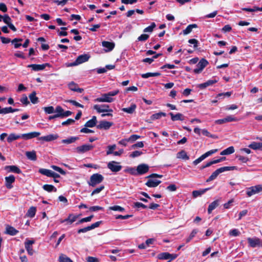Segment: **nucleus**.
<instances>
[{
	"instance_id": "obj_62",
	"label": "nucleus",
	"mask_w": 262,
	"mask_h": 262,
	"mask_svg": "<svg viewBox=\"0 0 262 262\" xmlns=\"http://www.w3.org/2000/svg\"><path fill=\"white\" fill-rule=\"evenodd\" d=\"M142 154V152L138 151V150H136V151H133L130 155V157L134 158L139 157L140 155H141Z\"/></svg>"
},
{
	"instance_id": "obj_36",
	"label": "nucleus",
	"mask_w": 262,
	"mask_h": 262,
	"mask_svg": "<svg viewBox=\"0 0 262 262\" xmlns=\"http://www.w3.org/2000/svg\"><path fill=\"white\" fill-rule=\"evenodd\" d=\"M21 138V135H16L15 134H11L7 138V141L9 143L12 142L13 141Z\"/></svg>"
},
{
	"instance_id": "obj_35",
	"label": "nucleus",
	"mask_w": 262,
	"mask_h": 262,
	"mask_svg": "<svg viewBox=\"0 0 262 262\" xmlns=\"http://www.w3.org/2000/svg\"><path fill=\"white\" fill-rule=\"evenodd\" d=\"M79 139V137H71L69 138L63 139L61 141V142L62 143L64 144H71L72 143L75 142L76 141L78 140Z\"/></svg>"
},
{
	"instance_id": "obj_16",
	"label": "nucleus",
	"mask_w": 262,
	"mask_h": 262,
	"mask_svg": "<svg viewBox=\"0 0 262 262\" xmlns=\"http://www.w3.org/2000/svg\"><path fill=\"white\" fill-rule=\"evenodd\" d=\"M35 243L33 240H29L26 239L25 243V248L27 250L28 254L30 255H32L34 253V250L33 249L32 245Z\"/></svg>"
},
{
	"instance_id": "obj_21",
	"label": "nucleus",
	"mask_w": 262,
	"mask_h": 262,
	"mask_svg": "<svg viewBox=\"0 0 262 262\" xmlns=\"http://www.w3.org/2000/svg\"><path fill=\"white\" fill-rule=\"evenodd\" d=\"M40 135L39 132H34L27 134H24L21 135V138L25 140L31 139L39 136Z\"/></svg>"
},
{
	"instance_id": "obj_32",
	"label": "nucleus",
	"mask_w": 262,
	"mask_h": 262,
	"mask_svg": "<svg viewBox=\"0 0 262 262\" xmlns=\"http://www.w3.org/2000/svg\"><path fill=\"white\" fill-rule=\"evenodd\" d=\"M136 108V105L133 103L129 107L122 108V111L128 114H133L134 113Z\"/></svg>"
},
{
	"instance_id": "obj_59",
	"label": "nucleus",
	"mask_w": 262,
	"mask_h": 262,
	"mask_svg": "<svg viewBox=\"0 0 262 262\" xmlns=\"http://www.w3.org/2000/svg\"><path fill=\"white\" fill-rule=\"evenodd\" d=\"M51 167L54 170L59 172L60 173H61L62 174H66V172L62 169L60 168L59 167H58V166H55V165H53V166H51Z\"/></svg>"
},
{
	"instance_id": "obj_6",
	"label": "nucleus",
	"mask_w": 262,
	"mask_h": 262,
	"mask_svg": "<svg viewBox=\"0 0 262 262\" xmlns=\"http://www.w3.org/2000/svg\"><path fill=\"white\" fill-rule=\"evenodd\" d=\"M241 119L242 118H241L235 117L232 116H227L223 119L215 120V123L216 124H221L232 121H237Z\"/></svg>"
},
{
	"instance_id": "obj_8",
	"label": "nucleus",
	"mask_w": 262,
	"mask_h": 262,
	"mask_svg": "<svg viewBox=\"0 0 262 262\" xmlns=\"http://www.w3.org/2000/svg\"><path fill=\"white\" fill-rule=\"evenodd\" d=\"M39 173L49 177L58 178L60 177L59 174L49 169L41 168L39 170Z\"/></svg>"
},
{
	"instance_id": "obj_52",
	"label": "nucleus",
	"mask_w": 262,
	"mask_h": 262,
	"mask_svg": "<svg viewBox=\"0 0 262 262\" xmlns=\"http://www.w3.org/2000/svg\"><path fill=\"white\" fill-rule=\"evenodd\" d=\"M188 42L192 44L193 45V48L194 49H196L198 47V45L199 43V41L196 39H189L188 41Z\"/></svg>"
},
{
	"instance_id": "obj_2",
	"label": "nucleus",
	"mask_w": 262,
	"mask_h": 262,
	"mask_svg": "<svg viewBox=\"0 0 262 262\" xmlns=\"http://www.w3.org/2000/svg\"><path fill=\"white\" fill-rule=\"evenodd\" d=\"M236 169L235 166H225L221 167L214 171L211 175L207 179L206 182H209L213 181L217 178L218 175L225 171L232 170Z\"/></svg>"
},
{
	"instance_id": "obj_23",
	"label": "nucleus",
	"mask_w": 262,
	"mask_h": 262,
	"mask_svg": "<svg viewBox=\"0 0 262 262\" xmlns=\"http://www.w3.org/2000/svg\"><path fill=\"white\" fill-rule=\"evenodd\" d=\"M90 55L88 54H84L80 55L77 57L76 58V62H77L78 64H81L83 62L88 61L90 58Z\"/></svg>"
},
{
	"instance_id": "obj_61",
	"label": "nucleus",
	"mask_w": 262,
	"mask_h": 262,
	"mask_svg": "<svg viewBox=\"0 0 262 262\" xmlns=\"http://www.w3.org/2000/svg\"><path fill=\"white\" fill-rule=\"evenodd\" d=\"M68 1V0H62V1L54 0L53 1V2L55 4H56L57 5H61L63 6L67 3Z\"/></svg>"
},
{
	"instance_id": "obj_19",
	"label": "nucleus",
	"mask_w": 262,
	"mask_h": 262,
	"mask_svg": "<svg viewBox=\"0 0 262 262\" xmlns=\"http://www.w3.org/2000/svg\"><path fill=\"white\" fill-rule=\"evenodd\" d=\"M178 256L176 254H170L168 252L162 253L159 255V258L161 259H170V260L174 259Z\"/></svg>"
},
{
	"instance_id": "obj_22",
	"label": "nucleus",
	"mask_w": 262,
	"mask_h": 262,
	"mask_svg": "<svg viewBox=\"0 0 262 262\" xmlns=\"http://www.w3.org/2000/svg\"><path fill=\"white\" fill-rule=\"evenodd\" d=\"M58 138L57 134H51L47 136L40 137L38 138L39 140H42L46 142H50L57 139Z\"/></svg>"
},
{
	"instance_id": "obj_58",
	"label": "nucleus",
	"mask_w": 262,
	"mask_h": 262,
	"mask_svg": "<svg viewBox=\"0 0 262 262\" xmlns=\"http://www.w3.org/2000/svg\"><path fill=\"white\" fill-rule=\"evenodd\" d=\"M116 146L115 144L113 145H110L108 146V150L106 151V154L107 155L113 154L114 152L113 151L116 148Z\"/></svg>"
},
{
	"instance_id": "obj_55",
	"label": "nucleus",
	"mask_w": 262,
	"mask_h": 262,
	"mask_svg": "<svg viewBox=\"0 0 262 262\" xmlns=\"http://www.w3.org/2000/svg\"><path fill=\"white\" fill-rule=\"evenodd\" d=\"M149 38V35L146 34H141L137 38L138 41H145Z\"/></svg>"
},
{
	"instance_id": "obj_48",
	"label": "nucleus",
	"mask_w": 262,
	"mask_h": 262,
	"mask_svg": "<svg viewBox=\"0 0 262 262\" xmlns=\"http://www.w3.org/2000/svg\"><path fill=\"white\" fill-rule=\"evenodd\" d=\"M156 27V25L155 23H151L150 25L145 28L143 30L144 32H152L154 29Z\"/></svg>"
},
{
	"instance_id": "obj_29",
	"label": "nucleus",
	"mask_w": 262,
	"mask_h": 262,
	"mask_svg": "<svg viewBox=\"0 0 262 262\" xmlns=\"http://www.w3.org/2000/svg\"><path fill=\"white\" fill-rule=\"evenodd\" d=\"M198 28V25L195 24L189 25L185 30H183V34L184 35H187L189 34L193 28Z\"/></svg>"
},
{
	"instance_id": "obj_10",
	"label": "nucleus",
	"mask_w": 262,
	"mask_h": 262,
	"mask_svg": "<svg viewBox=\"0 0 262 262\" xmlns=\"http://www.w3.org/2000/svg\"><path fill=\"white\" fill-rule=\"evenodd\" d=\"M94 108L97 111L98 113L113 111L111 109H109V106L106 104H96L94 106Z\"/></svg>"
},
{
	"instance_id": "obj_40",
	"label": "nucleus",
	"mask_w": 262,
	"mask_h": 262,
	"mask_svg": "<svg viewBox=\"0 0 262 262\" xmlns=\"http://www.w3.org/2000/svg\"><path fill=\"white\" fill-rule=\"evenodd\" d=\"M80 117L81 116H75V119H68L67 121L62 122L61 124L62 125H69L72 124L75 122V120H79Z\"/></svg>"
},
{
	"instance_id": "obj_28",
	"label": "nucleus",
	"mask_w": 262,
	"mask_h": 262,
	"mask_svg": "<svg viewBox=\"0 0 262 262\" xmlns=\"http://www.w3.org/2000/svg\"><path fill=\"white\" fill-rule=\"evenodd\" d=\"M18 232V231L14 227L7 225L6 228L5 233L10 235H15Z\"/></svg>"
},
{
	"instance_id": "obj_30",
	"label": "nucleus",
	"mask_w": 262,
	"mask_h": 262,
	"mask_svg": "<svg viewBox=\"0 0 262 262\" xmlns=\"http://www.w3.org/2000/svg\"><path fill=\"white\" fill-rule=\"evenodd\" d=\"M97 119L95 116H94L92 119L87 121L84 126L86 127H93L96 125Z\"/></svg>"
},
{
	"instance_id": "obj_54",
	"label": "nucleus",
	"mask_w": 262,
	"mask_h": 262,
	"mask_svg": "<svg viewBox=\"0 0 262 262\" xmlns=\"http://www.w3.org/2000/svg\"><path fill=\"white\" fill-rule=\"evenodd\" d=\"M3 21L7 25L12 23V19L8 14H5Z\"/></svg>"
},
{
	"instance_id": "obj_43",
	"label": "nucleus",
	"mask_w": 262,
	"mask_h": 262,
	"mask_svg": "<svg viewBox=\"0 0 262 262\" xmlns=\"http://www.w3.org/2000/svg\"><path fill=\"white\" fill-rule=\"evenodd\" d=\"M42 188L48 192H56L57 191V189L52 185L46 184L43 186Z\"/></svg>"
},
{
	"instance_id": "obj_34",
	"label": "nucleus",
	"mask_w": 262,
	"mask_h": 262,
	"mask_svg": "<svg viewBox=\"0 0 262 262\" xmlns=\"http://www.w3.org/2000/svg\"><path fill=\"white\" fill-rule=\"evenodd\" d=\"M249 147L253 149H262V142H253L249 145Z\"/></svg>"
},
{
	"instance_id": "obj_17",
	"label": "nucleus",
	"mask_w": 262,
	"mask_h": 262,
	"mask_svg": "<svg viewBox=\"0 0 262 262\" xmlns=\"http://www.w3.org/2000/svg\"><path fill=\"white\" fill-rule=\"evenodd\" d=\"M114 100L113 97H111L108 96L107 93L103 94L101 95L100 97L96 99L95 101L97 102H112Z\"/></svg>"
},
{
	"instance_id": "obj_27",
	"label": "nucleus",
	"mask_w": 262,
	"mask_h": 262,
	"mask_svg": "<svg viewBox=\"0 0 262 262\" xmlns=\"http://www.w3.org/2000/svg\"><path fill=\"white\" fill-rule=\"evenodd\" d=\"M102 45L103 47L106 48L107 50L106 51H111L115 48V43L113 42H110L107 41H103L102 42Z\"/></svg>"
},
{
	"instance_id": "obj_63",
	"label": "nucleus",
	"mask_w": 262,
	"mask_h": 262,
	"mask_svg": "<svg viewBox=\"0 0 262 262\" xmlns=\"http://www.w3.org/2000/svg\"><path fill=\"white\" fill-rule=\"evenodd\" d=\"M229 234L231 236H236L239 235V231L237 229H234L230 231Z\"/></svg>"
},
{
	"instance_id": "obj_1",
	"label": "nucleus",
	"mask_w": 262,
	"mask_h": 262,
	"mask_svg": "<svg viewBox=\"0 0 262 262\" xmlns=\"http://www.w3.org/2000/svg\"><path fill=\"white\" fill-rule=\"evenodd\" d=\"M162 177V175H160L156 173H152L147 177L149 179L145 183V185L149 187H156L161 183V181L160 180L154 179V178H161Z\"/></svg>"
},
{
	"instance_id": "obj_7",
	"label": "nucleus",
	"mask_w": 262,
	"mask_h": 262,
	"mask_svg": "<svg viewBox=\"0 0 262 262\" xmlns=\"http://www.w3.org/2000/svg\"><path fill=\"white\" fill-rule=\"evenodd\" d=\"M217 151V149H215L210 150L206 152L204 154L202 155L199 158H198L197 159L194 160L193 162V163L195 165H196L197 164L200 163L201 162H202L203 160H204L205 158H206L207 157L210 156V155H212L213 154L215 153Z\"/></svg>"
},
{
	"instance_id": "obj_20",
	"label": "nucleus",
	"mask_w": 262,
	"mask_h": 262,
	"mask_svg": "<svg viewBox=\"0 0 262 262\" xmlns=\"http://www.w3.org/2000/svg\"><path fill=\"white\" fill-rule=\"evenodd\" d=\"M5 179V186L8 189H11L13 187L12 185L15 182V177L13 175H10L9 177H6Z\"/></svg>"
},
{
	"instance_id": "obj_37",
	"label": "nucleus",
	"mask_w": 262,
	"mask_h": 262,
	"mask_svg": "<svg viewBox=\"0 0 262 262\" xmlns=\"http://www.w3.org/2000/svg\"><path fill=\"white\" fill-rule=\"evenodd\" d=\"M36 208L35 207H31L28 210L26 215L31 218L33 217L36 213Z\"/></svg>"
},
{
	"instance_id": "obj_3",
	"label": "nucleus",
	"mask_w": 262,
	"mask_h": 262,
	"mask_svg": "<svg viewBox=\"0 0 262 262\" xmlns=\"http://www.w3.org/2000/svg\"><path fill=\"white\" fill-rule=\"evenodd\" d=\"M104 179L102 175L99 173H94L92 174L88 181V184L90 186L92 187L96 186L97 184L101 183Z\"/></svg>"
},
{
	"instance_id": "obj_60",
	"label": "nucleus",
	"mask_w": 262,
	"mask_h": 262,
	"mask_svg": "<svg viewBox=\"0 0 262 262\" xmlns=\"http://www.w3.org/2000/svg\"><path fill=\"white\" fill-rule=\"evenodd\" d=\"M236 158L243 163H246L249 161V159L246 157H244L241 155H237Z\"/></svg>"
},
{
	"instance_id": "obj_46",
	"label": "nucleus",
	"mask_w": 262,
	"mask_h": 262,
	"mask_svg": "<svg viewBox=\"0 0 262 262\" xmlns=\"http://www.w3.org/2000/svg\"><path fill=\"white\" fill-rule=\"evenodd\" d=\"M42 109L45 111V113L48 114H51L53 113H55V109H54V107L52 106H47V107H43Z\"/></svg>"
},
{
	"instance_id": "obj_39",
	"label": "nucleus",
	"mask_w": 262,
	"mask_h": 262,
	"mask_svg": "<svg viewBox=\"0 0 262 262\" xmlns=\"http://www.w3.org/2000/svg\"><path fill=\"white\" fill-rule=\"evenodd\" d=\"M210 188H205L202 190H194L192 192V195L194 198H196L199 196L201 195L202 194H204L206 191H207L208 190H209Z\"/></svg>"
},
{
	"instance_id": "obj_25",
	"label": "nucleus",
	"mask_w": 262,
	"mask_h": 262,
	"mask_svg": "<svg viewBox=\"0 0 262 262\" xmlns=\"http://www.w3.org/2000/svg\"><path fill=\"white\" fill-rule=\"evenodd\" d=\"M55 115H72L73 113L70 111H64L61 106L58 105L55 108Z\"/></svg>"
},
{
	"instance_id": "obj_56",
	"label": "nucleus",
	"mask_w": 262,
	"mask_h": 262,
	"mask_svg": "<svg viewBox=\"0 0 262 262\" xmlns=\"http://www.w3.org/2000/svg\"><path fill=\"white\" fill-rule=\"evenodd\" d=\"M78 84L74 82H71L69 84V88L72 91L75 92L76 88L78 87Z\"/></svg>"
},
{
	"instance_id": "obj_14",
	"label": "nucleus",
	"mask_w": 262,
	"mask_h": 262,
	"mask_svg": "<svg viewBox=\"0 0 262 262\" xmlns=\"http://www.w3.org/2000/svg\"><path fill=\"white\" fill-rule=\"evenodd\" d=\"M247 240L250 246L251 247L254 248L257 246H262V242L258 238L249 237Z\"/></svg>"
},
{
	"instance_id": "obj_15",
	"label": "nucleus",
	"mask_w": 262,
	"mask_h": 262,
	"mask_svg": "<svg viewBox=\"0 0 262 262\" xmlns=\"http://www.w3.org/2000/svg\"><path fill=\"white\" fill-rule=\"evenodd\" d=\"M113 125V123L112 122L102 120L99 122L98 125H97V128L98 129L107 130L108 129Z\"/></svg>"
},
{
	"instance_id": "obj_12",
	"label": "nucleus",
	"mask_w": 262,
	"mask_h": 262,
	"mask_svg": "<svg viewBox=\"0 0 262 262\" xmlns=\"http://www.w3.org/2000/svg\"><path fill=\"white\" fill-rule=\"evenodd\" d=\"M107 167L113 172H118L121 168L122 166L118 165V163L115 161H112L108 163Z\"/></svg>"
},
{
	"instance_id": "obj_44",
	"label": "nucleus",
	"mask_w": 262,
	"mask_h": 262,
	"mask_svg": "<svg viewBox=\"0 0 262 262\" xmlns=\"http://www.w3.org/2000/svg\"><path fill=\"white\" fill-rule=\"evenodd\" d=\"M177 157L179 159H182L185 160L189 159V157L187 156V153L184 150H182L178 152Z\"/></svg>"
},
{
	"instance_id": "obj_26",
	"label": "nucleus",
	"mask_w": 262,
	"mask_h": 262,
	"mask_svg": "<svg viewBox=\"0 0 262 262\" xmlns=\"http://www.w3.org/2000/svg\"><path fill=\"white\" fill-rule=\"evenodd\" d=\"M5 169L7 170L8 172H12L16 173H20L21 172L20 169L15 165L6 166L5 167Z\"/></svg>"
},
{
	"instance_id": "obj_24",
	"label": "nucleus",
	"mask_w": 262,
	"mask_h": 262,
	"mask_svg": "<svg viewBox=\"0 0 262 262\" xmlns=\"http://www.w3.org/2000/svg\"><path fill=\"white\" fill-rule=\"evenodd\" d=\"M218 80L216 79H210L207 80L206 82L198 84V88L200 89H204L207 86L213 85V84L217 82Z\"/></svg>"
},
{
	"instance_id": "obj_11",
	"label": "nucleus",
	"mask_w": 262,
	"mask_h": 262,
	"mask_svg": "<svg viewBox=\"0 0 262 262\" xmlns=\"http://www.w3.org/2000/svg\"><path fill=\"white\" fill-rule=\"evenodd\" d=\"M101 223V221L97 222L94 224H92L91 226L79 229L77 231V232L78 233H84L92 229H94L97 227H98Z\"/></svg>"
},
{
	"instance_id": "obj_9",
	"label": "nucleus",
	"mask_w": 262,
	"mask_h": 262,
	"mask_svg": "<svg viewBox=\"0 0 262 262\" xmlns=\"http://www.w3.org/2000/svg\"><path fill=\"white\" fill-rule=\"evenodd\" d=\"M46 67H51L49 63H45L42 64H29L27 67L31 68L34 71H39L44 70Z\"/></svg>"
},
{
	"instance_id": "obj_57",
	"label": "nucleus",
	"mask_w": 262,
	"mask_h": 262,
	"mask_svg": "<svg viewBox=\"0 0 262 262\" xmlns=\"http://www.w3.org/2000/svg\"><path fill=\"white\" fill-rule=\"evenodd\" d=\"M140 138V136L137 135H133L130 136L129 138H127L128 141L130 142H133L137 139Z\"/></svg>"
},
{
	"instance_id": "obj_47",
	"label": "nucleus",
	"mask_w": 262,
	"mask_h": 262,
	"mask_svg": "<svg viewBox=\"0 0 262 262\" xmlns=\"http://www.w3.org/2000/svg\"><path fill=\"white\" fill-rule=\"evenodd\" d=\"M59 262H73L72 259L66 255L61 254L59 257Z\"/></svg>"
},
{
	"instance_id": "obj_5",
	"label": "nucleus",
	"mask_w": 262,
	"mask_h": 262,
	"mask_svg": "<svg viewBox=\"0 0 262 262\" xmlns=\"http://www.w3.org/2000/svg\"><path fill=\"white\" fill-rule=\"evenodd\" d=\"M261 191H262V185H257L247 188L246 194L248 196H251Z\"/></svg>"
},
{
	"instance_id": "obj_45",
	"label": "nucleus",
	"mask_w": 262,
	"mask_h": 262,
	"mask_svg": "<svg viewBox=\"0 0 262 262\" xmlns=\"http://www.w3.org/2000/svg\"><path fill=\"white\" fill-rule=\"evenodd\" d=\"M23 41V39L19 38H15L12 40H11V42L14 43V48L15 49H17L21 46L22 44L20 43H18V42H21Z\"/></svg>"
},
{
	"instance_id": "obj_49",
	"label": "nucleus",
	"mask_w": 262,
	"mask_h": 262,
	"mask_svg": "<svg viewBox=\"0 0 262 262\" xmlns=\"http://www.w3.org/2000/svg\"><path fill=\"white\" fill-rule=\"evenodd\" d=\"M93 217H94V215H90V216H89L88 217L82 218V219L79 220L78 221V222H77L76 223V224H81V223H84V222H90L91 221V220L93 218Z\"/></svg>"
},
{
	"instance_id": "obj_50",
	"label": "nucleus",
	"mask_w": 262,
	"mask_h": 262,
	"mask_svg": "<svg viewBox=\"0 0 262 262\" xmlns=\"http://www.w3.org/2000/svg\"><path fill=\"white\" fill-rule=\"evenodd\" d=\"M109 209L120 212L124 211L125 210L124 208L118 205L110 207Z\"/></svg>"
},
{
	"instance_id": "obj_41",
	"label": "nucleus",
	"mask_w": 262,
	"mask_h": 262,
	"mask_svg": "<svg viewBox=\"0 0 262 262\" xmlns=\"http://www.w3.org/2000/svg\"><path fill=\"white\" fill-rule=\"evenodd\" d=\"M78 218L77 215H73V214H70L68 217L64 220V221H67L68 224H72L74 223Z\"/></svg>"
},
{
	"instance_id": "obj_38",
	"label": "nucleus",
	"mask_w": 262,
	"mask_h": 262,
	"mask_svg": "<svg viewBox=\"0 0 262 262\" xmlns=\"http://www.w3.org/2000/svg\"><path fill=\"white\" fill-rule=\"evenodd\" d=\"M234 152L233 146H230L228 148L223 150L221 153V155H228L233 154Z\"/></svg>"
},
{
	"instance_id": "obj_4",
	"label": "nucleus",
	"mask_w": 262,
	"mask_h": 262,
	"mask_svg": "<svg viewBox=\"0 0 262 262\" xmlns=\"http://www.w3.org/2000/svg\"><path fill=\"white\" fill-rule=\"evenodd\" d=\"M208 63H209L208 61L206 59L202 58L196 64V68L194 69L193 72L195 74H199L201 73L203 70L207 66Z\"/></svg>"
},
{
	"instance_id": "obj_51",
	"label": "nucleus",
	"mask_w": 262,
	"mask_h": 262,
	"mask_svg": "<svg viewBox=\"0 0 262 262\" xmlns=\"http://www.w3.org/2000/svg\"><path fill=\"white\" fill-rule=\"evenodd\" d=\"M20 101L25 105H27L30 103L29 101L28 100V97L25 94H24L22 97L20 99Z\"/></svg>"
},
{
	"instance_id": "obj_18",
	"label": "nucleus",
	"mask_w": 262,
	"mask_h": 262,
	"mask_svg": "<svg viewBox=\"0 0 262 262\" xmlns=\"http://www.w3.org/2000/svg\"><path fill=\"white\" fill-rule=\"evenodd\" d=\"M149 170V166L145 164L139 165L137 167V171L138 174H143L146 173Z\"/></svg>"
},
{
	"instance_id": "obj_64",
	"label": "nucleus",
	"mask_w": 262,
	"mask_h": 262,
	"mask_svg": "<svg viewBox=\"0 0 262 262\" xmlns=\"http://www.w3.org/2000/svg\"><path fill=\"white\" fill-rule=\"evenodd\" d=\"M89 209L91 211H97L100 210H103V208L102 207L98 206H94L91 207L89 208Z\"/></svg>"
},
{
	"instance_id": "obj_53",
	"label": "nucleus",
	"mask_w": 262,
	"mask_h": 262,
	"mask_svg": "<svg viewBox=\"0 0 262 262\" xmlns=\"http://www.w3.org/2000/svg\"><path fill=\"white\" fill-rule=\"evenodd\" d=\"M104 188V186L103 185H101L100 187L96 188L91 193V196H93V195L95 194L99 193L102 190H103Z\"/></svg>"
},
{
	"instance_id": "obj_42",
	"label": "nucleus",
	"mask_w": 262,
	"mask_h": 262,
	"mask_svg": "<svg viewBox=\"0 0 262 262\" xmlns=\"http://www.w3.org/2000/svg\"><path fill=\"white\" fill-rule=\"evenodd\" d=\"M219 205V201L215 200L212 202L208 207V212L210 214Z\"/></svg>"
},
{
	"instance_id": "obj_13",
	"label": "nucleus",
	"mask_w": 262,
	"mask_h": 262,
	"mask_svg": "<svg viewBox=\"0 0 262 262\" xmlns=\"http://www.w3.org/2000/svg\"><path fill=\"white\" fill-rule=\"evenodd\" d=\"M93 147V146L92 145L84 144L82 146L77 147L75 150L77 152L82 154L92 149Z\"/></svg>"
},
{
	"instance_id": "obj_31",
	"label": "nucleus",
	"mask_w": 262,
	"mask_h": 262,
	"mask_svg": "<svg viewBox=\"0 0 262 262\" xmlns=\"http://www.w3.org/2000/svg\"><path fill=\"white\" fill-rule=\"evenodd\" d=\"M36 93L35 91L32 92L29 95V98L31 102L33 104H36L38 102V98L36 97Z\"/></svg>"
},
{
	"instance_id": "obj_33",
	"label": "nucleus",
	"mask_w": 262,
	"mask_h": 262,
	"mask_svg": "<svg viewBox=\"0 0 262 262\" xmlns=\"http://www.w3.org/2000/svg\"><path fill=\"white\" fill-rule=\"evenodd\" d=\"M26 156L27 158L32 161H35L37 159L36 152L35 151H27Z\"/></svg>"
}]
</instances>
